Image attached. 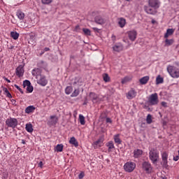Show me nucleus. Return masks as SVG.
Masks as SVG:
<instances>
[{"mask_svg": "<svg viewBox=\"0 0 179 179\" xmlns=\"http://www.w3.org/2000/svg\"><path fill=\"white\" fill-rule=\"evenodd\" d=\"M160 8V0H148V6L144 7V10L148 15H156Z\"/></svg>", "mask_w": 179, "mask_h": 179, "instance_id": "f257e3e1", "label": "nucleus"}, {"mask_svg": "<svg viewBox=\"0 0 179 179\" xmlns=\"http://www.w3.org/2000/svg\"><path fill=\"white\" fill-rule=\"evenodd\" d=\"M149 159L152 162V164H157L159 162V151L156 148H149Z\"/></svg>", "mask_w": 179, "mask_h": 179, "instance_id": "f03ea898", "label": "nucleus"}, {"mask_svg": "<svg viewBox=\"0 0 179 179\" xmlns=\"http://www.w3.org/2000/svg\"><path fill=\"white\" fill-rule=\"evenodd\" d=\"M167 71L169 73V75L171 78H179V69L174 66L169 65L167 66Z\"/></svg>", "mask_w": 179, "mask_h": 179, "instance_id": "7ed1b4c3", "label": "nucleus"}, {"mask_svg": "<svg viewBox=\"0 0 179 179\" xmlns=\"http://www.w3.org/2000/svg\"><path fill=\"white\" fill-rule=\"evenodd\" d=\"M18 123L17 119L15 117H10L6 120V125L8 128H13V129L17 127Z\"/></svg>", "mask_w": 179, "mask_h": 179, "instance_id": "20e7f679", "label": "nucleus"}, {"mask_svg": "<svg viewBox=\"0 0 179 179\" xmlns=\"http://www.w3.org/2000/svg\"><path fill=\"white\" fill-rule=\"evenodd\" d=\"M136 168V164L133 162H127L124 165V170L127 173H132Z\"/></svg>", "mask_w": 179, "mask_h": 179, "instance_id": "39448f33", "label": "nucleus"}, {"mask_svg": "<svg viewBox=\"0 0 179 179\" xmlns=\"http://www.w3.org/2000/svg\"><path fill=\"white\" fill-rule=\"evenodd\" d=\"M148 103L150 106H157L159 104V95L157 93H154L148 97Z\"/></svg>", "mask_w": 179, "mask_h": 179, "instance_id": "423d86ee", "label": "nucleus"}, {"mask_svg": "<svg viewBox=\"0 0 179 179\" xmlns=\"http://www.w3.org/2000/svg\"><path fill=\"white\" fill-rule=\"evenodd\" d=\"M142 169L147 174H150L152 173V171L153 170V168L152 167V164L149 162H144L142 164Z\"/></svg>", "mask_w": 179, "mask_h": 179, "instance_id": "0eeeda50", "label": "nucleus"}, {"mask_svg": "<svg viewBox=\"0 0 179 179\" xmlns=\"http://www.w3.org/2000/svg\"><path fill=\"white\" fill-rule=\"evenodd\" d=\"M103 142H104V136H101V137L99 138L97 141H94L92 143V146L94 149H99V148H101V146L104 145Z\"/></svg>", "mask_w": 179, "mask_h": 179, "instance_id": "6e6552de", "label": "nucleus"}, {"mask_svg": "<svg viewBox=\"0 0 179 179\" xmlns=\"http://www.w3.org/2000/svg\"><path fill=\"white\" fill-rule=\"evenodd\" d=\"M94 22L96 24H100L101 26L103 24H106L107 20H106L104 17L99 15L94 17Z\"/></svg>", "mask_w": 179, "mask_h": 179, "instance_id": "1a4fd4ad", "label": "nucleus"}, {"mask_svg": "<svg viewBox=\"0 0 179 179\" xmlns=\"http://www.w3.org/2000/svg\"><path fill=\"white\" fill-rule=\"evenodd\" d=\"M127 34L131 41H135L136 40V36H138V32L136 30H131L127 32Z\"/></svg>", "mask_w": 179, "mask_h": 179, "instance_id": "9d476101", "label": "nucleus"}, {"mask_svg": "<svg viewBox=\"0 0 179 179\" xmlns=\"http://www.w3.org/2000/svg\"><path fill=\"white\" fill-rule=\"evenodd\" d=\"M137 92L134 89H131L127 94L126 97L128 100H132L136 97Z\"/></svg>", "mask_w": 179, "mask_h": 179, "instance_id": "9b49d317", "label": "nucleus"}, {"mask_svg": "<svg viewBox=\"0 0 179 179\" xmlns=\"http://www.w3.org/2000/svg\"><path fill=\"white\" fill-rule=\"evenodd\" d=\"M15 73L18 78H22L24 75V68H23V66L20 65L17 67Z\"/></svg>", "mask_w": 179, "mask_h": 179, "instance_id": "f8f14e48", "label": "nucleus"}, {"mask_svg": "<svg viewBox=\"0 0 179 179\" xmlns=\"http://www.w3.org/2000/svg\"><path fill=\"white\" fill-rule=\"evenodd\" d=\"M38 85H40L41 86H47V84L48 83V80H46L45 76H41V78L37 80Z\"/></svg>", "mask_w": 179, "mask_h": 179, "instance_id": "ddd939ff", "label": "nucleus"}, {"mask_svg": "<svg viewBox=\"0 0 179 179\" xmlns=\"http://www.w3.org/2000/svg\"><path fill=\"white\" fill-rule=\"evenodd\" d=\"M106 148H108V152H110L115 149V146H114V142L113 141H110L106 143Z\"/></svg>", "mask_w": 179, "mask_h": 179, "instance_id": "4468645a", "label": "nucleus"}, {"mask_svg": "<svg viewBox=\"0 0 179 179\" xmlns=\"http://www.w3.org/2000/svg\"><path fill=\"white\" fill-rule=\"evenodd\" d=\"M113 50L116 52H120L124 50V46H122V44L121 43H117L113 47Z\"/></svg>", "mask_w": 179, "mask_h": 179, "instance_id": "2eb2a0df", "label": "nucleus"}, {"mask_svg": "<svg viewBox=\"0 0 179 179\" xmlns=\"http://www.w3.org/2000/svg\"><path fill=\"white\" fill-rule=\"evenodd\" d=\"M37 66L38 67L39 69H47L48 64H47V62L44 61H40L38 62Z\"/></svg>", "mask_w": 179, "mask_h": 179, "instance_id": "dca6fc26", "label": "nucleus"}, {"mask_svg": "<svg viewBox=\"0 0 179 179\" xmlns=\"http://www.w3.org/2000/svg\"><path fill=\"white\" fill-rule=\"evenodd\" d=\"M142 155H143V151L141 149L134 150V157H135V159H138V157H141Z\"/></svg>", "mask_w": 179, "mask_h": 179, "instance_id": "f3484780", "label": "nucleus"}, {"mask_svg": "<svg viewBox=\"0 0 179 179\" xmlns=\"http://www.w3.org/2000/svg\"><path fill=\"white\" fill-rule=\"evenodd\" d=\"M58 122V117L57 115H51L50 116V121L48 122L50 125H55Z\"/></svg>", "mask_w": 179, "mask_h": 179, "instance_id": "a211bd4d", "label": "nucleus"}, {"mask_svg": "<svg viewBox=\"0 0 179 179\" xmlns=\"http://www.w3.org/2000/svg\"><path fill=\"white\" fill-rule=\"evenodd\" d=\"M118 24L121 29L125 27V24H127V20H125L124 17L119 18Z\"/></svg>", "mask_w": 179, "mask_h": 179, "instance_id": "6ab92c4d", "label": "nucleus"}, {"mask_svg": "<svg viewBox=\"0 0 179 179\" xmlns=\"http://www.w3.org/2000/svg\"><path fill=\"white\" fill-rule=\"evenodd\" d=\"M90 97L93 103H97L99 96L94 92L90 93Z\"/></svg>", "mask_w": 179, "mask_h": 179, "instance_id": "aec40b11", "label": "nucleus"}, {"mask_svg": "<svg viewBox=\"0 0 179 179\" xmlns=\"http://www.w3.org/2000/svg\"><path fill=\"white\" fill-rule=\"evenodd\" d=\"M69 142L70 145H73L75 148H78V146H79V143L74 136L71 137Z\"/></svg>", "mask_w": 179, "mask_h": 179, "instance_id": "412c9836", "label": "nucleus"}, {"mask_svg": "<svg viewBox=\"0 0 179 179\" xmlns=\"http://www.w3.org/2000/svg\"><path fill=\"white\" fill-rule=\"evenodd\" d=\"M162 162L164 163V166H167V163H168V159H169V154H167V152H164L162 153Z\"/></svg>", "mask_w": 179, "mask_h": 179, "instance_id": "4be33fe9", "label": "nucleus"}, {"mask_svg": "<svg viewBox=\"0 0 179 179\" xmlns=\"http://www.w3.org/2000/svg\"><path fill=\"white\" fill-rule=\"evenodd\" d=\"M32 75L33 76H36V78H37V76H41V69H39V67L34 69L32 71Z\"/></svg>", "mask_w": 179, "mask_h": 179, "instance_id": "5701e85b", "label": "nucleus"}, {"mask_svg": "<svg viewBox=\"0 0 179 179\" xmlns=\"http://www.w3.org/2000/svg\"><path fill=\"white\" fill-rule=\"evenodd\" d=\"M36 110L34 106H29L25 108V114H31Z\"/></svg>", "mask_w": 179, "mask_h": 179, "instance_id": "b1692460", "label": "nucleus"}, {"mask_svg": "<svg viewBox=\"0 0 179 179\" xmlns=\"http://www.w3.org/2000/svg\"><path fill=\"white\" fill-rule=\"evenodd\" d=\"M149 79H150V77L148 76H145L141 78L139 80V82H140L141 85H146V83H148L149 82Z\"/></svg>", "mask_w": 179, "mask_h": 179, "instance_id": "393cba45", "label": "nucleus"}, {"mask_svg": "<svg viewBox=\"0 0 179 179\" xmlns=\"http://www.w3.org/2000/svg\"><path fill=\"white\" fill-rule=\"evenodd\" d=\"M174 34V29H168L166 30V33L164 34V38H169L170 36H173Z\"/></svg>", "mask_w": 179, "mask_h": 179, "instance_id": "a878e982", "label": "nucleus"}, {"mask_svg": "<svg viewBox=\"0 0 179 179\" xmlns=\"http://www.w3.org/2000/svg\"><path fill=\"white\" fill-rule=\"evenodd\" d=\"M16 16L20 19V20H23L24 19V13L22 10H18L16 13Z\"/></svg>", "mask_w": 179, "mask_h": 179, "instance_id": "bb28decb", "label": "nucleus"}, {"mask_svg": "<svg viewBox=\"0 0 179 179\" xmlns=\"http://www.w3.org/2000/svg\"><path fill=\"white\" fill-rule=\"evenodd\" d=\"M113 139L115 143H117V145H121V143H122V141H121V138H120V134H115L113 136Z\"/></svg>", "mask_w": 179, "mask_h": 179, "instance_id": "cd10ccee", "label": "nucleus"}, {"mask_svg": "<svg viewBox=\"0 0 179 179\" xmlns=\"http://www.w3.org/2000/svg\"><path fill=\"white\" fill-rule=\"evenodd\" d=\"M25 129L27 131L29 132V134H31V132H33V131H34L33 124H31V123H27L25 125Z\"/></svg>", "mask_w": 179, "mask_h": 179, "instance_id": "c85d7f7f", "label": "nucleus"}, {"mask_svg": "<svg viewBox=\"0 0 179 179\" xmlns=\"http://www.w3.org/2000/svg\"><path fill=\"white\" fill-rule=\"evenodd\" d=\"M1 89H2L3 92H4V94H6V96L7 97H9V98L12 97V94H10V92H9V90H8V88L2 86Z\"/></svg>", "mask_w": 179, "mask_h": 179, "instance_id": "c756f323", "label": "nucleus"}, {"mask_svg": "<svg viewBox=\"0 0 179 179\" xmlns=\"http://www.w3.org/2000/svg\"><path fill=\"white\" fill-rule=\"evenodd\" d=\"M10 37H12V38H13V40H17V38H19V33H17L16 31H11Z\"/></svg>", "mask_w": 179, "mask_h": 179, "instance_id": "7c9ffc66", "label": "nucleus"}, {"mask_svg": "<svg viewBox=\"0 0 179 179\" xmlns=\"http://www.w3.org/2000/svg\"><path fill=\"white\" fill-rule=\"evenodd\" d=\"M64 150V145L58 144L55 148L56 152H62Z\"/></svg>", "mask_w": 179, "mask_h": 179, "instance_id": "2f4dec72", "label": "nucleus"}, {"mask_svg": "<svg viewBox=\"0 0 179 179\" xmlns=\"http://www.w3.org/2000/svg\"><path fill=\"white\" fill-rule=\"evenodd\" d=\"M174 43V40L169 39L168 38L165 40V45L170 46Z\"/></svg>", "mask_w": 179, "mask_h": 179, "instance_id": "473e14b6", "label": "nucleus"}, {"mask_svg": "<svg viewBox=\"0 0 179 179\" xmlns=\"http://www.w3.org/2000/svg\"><path fill=\"white\" fill-rule=\"evenodd\" d=\"M78 120L81 125H85L86 124V122L85 121V116H83V115H79Z\"/></svg>", "mask_w": 179, "mask_h": 179, "instance_id": "72a5a7b5", "label": "nucleus"}, {"mask_svg": "<svg viewBox=\"0 0 179 179\" xmlns=\"http://www.w3.org/2000/svg\"><path fill=\"white\" fill-rule=\"evenodd\" d=\"M73 90V88L71 86L66 87V88L65 89V93L66 94H71Z\"/></svg>", "mask_w": 179, "mask_h": 179, "instance_id": "f704fd0d", "label": "nucleus"}, {"mask_svg": "<svg viewBox=\"0 0 179 179\" xmlns=\"http://www.w3.org/2000/svg\"><path fill=\"white\" fill-rule=\"evenodd\" d=\"M102 76H103V79L104 82H106V83L110 82V76H108V74L103 73L102 75Z\"/></svg>", "mask_w": 179, "mask_h": 179, "instance_id": "c9c22d12", "label": "nucleus"}, {"mask_svg": "<svg viewBox=\"0 0 179 179\" xmlns=\"http://www.w3.org/2000/svg\"><path fill=\"white\" fill-rule=\"evenodd\" d=\"M83 31L85 36H92V32L90 31V29H89L83 28Z\"/></svg>", "mask_w": 179, "mask_h": 179, "instance_id": "e433bc0d", "label": "nucleus"}, {"mask_svg": "<svg viewBox=\"0 0 179 179\" xmlns=\"http://www.w3.org/2000/svg\"><path fill=\"white\" fill-rule=\"evenodd\" d=\"M164 80L160 76H158L156 78V83L157 85H160V83H163Z\"/></svg>", "mask_w": 179, "mask_h": 179, "instance_id": "4c0bfd02", "label": "nucleus"}, {"mask_svg": "<svg viewBox=\"0 0 179 179\" xmlns=\"http://www.w3.org/2000/svg\"><path fill=\"white\" fill-rule=\"evenodd\" d=\"M41 3H43V5H50L52 3V0H41Z\"/></svg>", "mask_w": 179, "mask_h": 179, "instance_id": "58836bf2", "label": "nucleus"}, {"mask_svg": "<svg viewBox=\"0 0 179 179\" xmlns=\"http://www.w3.org/2000/svg\"><path fill=\"white\" fill-rule=\"evenodd\" d=\"M79 96V90H75L71 94V97H78Z\"/></svg>", "mask_w": 179, "mask_h": 179, "instance_id": "ea45409f", "label": "nucleus"}, {"mask_svg": "<svg viewBox=\"0 0 179 179\" xmlns=\"http://www.w3.org/2000/svg\"><path fill=\"white\" fill-rule=\"evenodd\" d=\"M131 80V78L128 76L124 77L123 79H122V85H124V83H127V82H129Z\"/></svg>", "mask_w": 179, "mask_h": 179, "instance_id": "a19ab883", "label": "nucleus"}, {"mask_svg": "<svg viewBox=\"0 0 179 179\" xmlns=\"http://www.w3.org/2000/svg\"><path fill=\"white\" fill-rule=\"evenodd\" d=\"M146 122H147V124H150L151 122H152V115L148 114L147 115Z\"/></svg>", "mask_w": 179, "mask_h": 179, "instance_id": "79ce46f5", "label": "nucleus"}, {"mask_svg": "<svg viewBox=\"0 0 179 179\" xmlns=\"http://www.w3.org/2000/svg\"><path fill=\"white\" fill-rule=\"evenodd\" d=\"M30 85H31V83L28 80H25L23 82V87H27L28 86H30Z\"/></svg>", "mask_w": 179, "mask_h": 179, "instance_id": "37998d69", "label": "nucleus"}, {"mask_svg": "<svg viewBox=\"0 0 179 179\" xmlns=\"http://www.w3.org/2000/svg\"><path fill=\"white\" fill-rule=\"evenodd\" d=\"M27 92H29V93H31L33 92V86H31V84L27 87Z\"/></svg>", "mask_w": 179, "mask_h": 179, "instance_id": "c03bdc74", "label": "nucleus"}, {"mask_svg": "<svg viewBox=\"0 0 179 179\" xmlns=\"http://www.w3.org/2000/svg\"><path fill=\"white\" fill-rule=\"evenodd\" d=\"M16 89H17V90H19V92H20V93H22V94H23V90H22V88H20V87H19V85H14Z\"/></svg>", "mask_w": 179, "mask_h": 179, "instance_id": "a18cd8bd", "label": "nucleus"}, {"mask_svg": "<svg viewBox=\"0 0 179 179\" xmlns=\"http://www.w3.org/2000/svg\"><path fill=\"white\" fill-rule=\"evenodd\" d=\"M161 105L162 107H164V108H167L169 107L167 102L166 101L161 102Z\"/></svg>", "mask_w": 179, "mask_h": 179, "instance_id": "49530a36", "label": "nucleus"}, {"mask_svg": "<svg viewBox=\"0 0 179 179\" xmlns=\"http://www.w3.org/2000/svg\"><path fill=\"white\" fill-rule=\"evenodd\" d=\"M43 166H44V164L41 161L38 164V167H40L41 169H43Z\"/></svg>", "mask_w": 179, "mask_h": 179, "instance_id": "de8ad7c7", "label": "nucleus"}, {"mask_svg": "<svg viewBox=\"0 0 179 179\" xmlns=\"http://www.w3.org/2000/svg\"><path fill=\"white\" fill-rule=\"evenodd\" d=\"M79 30H80V27H79V25L76 26L74 31H79Z\"/></svg>", "mask_w": 179, "mask_h": 179, "instance_id": "09e8293b", "label": "nucleus"}, {"mask_svg": "<svg viewBox=\"0 0 179 179\" xmlns=\"http://www.w3.org/2000/svg\"><path fill=\"white\" fill-rule=\"evenodd\" d=\"M83 177H85V174L83 173H81L78 175L79 179H82V178H83Z\"/></svg>", "mask_w": 179, "mask_h": 179, "instance_id": "8fccbe9b", "label": "nucleus"}, {"mask_svg": "<svg viewBox=\"0 0 179 179\" xmlns=\"http://www.w3.org/2000/svg\"><path fill=\"white\" fill-rule=\"evenodd\" d=\"M174 162H178L179 160V155H176V157H173Z\"/></svg>", "mask_w": 179, "mask_h": 179, "instance_id": "3c124183", "label": "nucleus"}, {"mask_svg": "<svg viewBox=\"0 0 179 179\" xmlns=\"http://www.w3.org/2000/svg\"><path fill=\"white\" fill-rule=\"evenodd\" d=\"M92 29L94 30V31H96V33H99V31H100V29H99V28L97 27H93Z\"/></svg>", "mask_w": 179, "mask_h": 179, "instance_id": "603ef678", "label": "nucleus"}, {"mask_svg": "<svg viewBox=\"0 0 179 179\" xmlns=\"http://www.w3.org/2000/svg\"><path fill=\"white\" fill-rule=\"evenodd\" d=\"M106 122L111 124V122H113V120H111V119L110 117H107L106 118Z\"/></svg>", "mask_w": 179, "mask_h": 179, "instance_id": "864d4df0", "label": "nucleus"}, {"mask_svg": "<svg viewBox=\"0 0 179 179\" xmlns=\"http://www.w3.org/2000/svg\"><path fill=\"white\" fill-rule=\"evenodd\" d=\"M4 80L8 82V83H10V80L8 79L6 77H3Z\"/></svg>", "mask_w": 179, "mask_h": 179, "instance_id": "5fc2aeb1", "label": "nucleus"}, {"mask_svg": "<svg viewBox=\"0 0 179 179\" xmlns=\"http://www.w3.org/2000/svg\"><path fill=\"white\" fill-rule=\"evenodd\" d=\"M45 51H50V48H45Z\"/></svg>", "mask_w": 179, "mask_h": 179, "instance_id": "6e6d98bb", "label": "nucleus"}, {"mask_svg": "<svg viewBox=\"0 0 179 179\" xmlns=\"http://www.w3.org/2000/svg\"><path fill=\"white\" fill-rule=\"evenodd\" d=\"M22 143L23 145H25V144H26V141H25L24 140H22Z\"/></svg>", "mask_w": 179, "mask_h": 179, "instance_id": "4d7b16f0", "label": "nucleus"}, {"mask_svg": "<svg viewBox=\"0 0 179 179\" xmlns=\"http://www.w3.org/2000/svg\"><path fill=\"white\" fill-rule=\"evenodd\" d=\"M156 22V21H155L154 20H152V23L155 24Z\"/></svg>", "mask_w": 179, "mask_h": 179, "instance_id": "13d9d810", "label": "nucleus"}, {"mask_svg": "<svg viewBox=\"0 0 179 179\" xmlns=\"http://www.w3.org/2000/svg\"><path fill=\"white\" fill-rule=\"evenodd\" d=\"M112 38H115V36L113 35Z\"/></svg>", "mask_w": 179, "mask_h": 179, "instance_id": "bf43d9fd", "label": "nucleus"}, {"mask_svg": "<svg viewBox=\"0 0 179 179\" xmlns=\"http://www.w3.org/2000/svg\"><path fill=\"white\" fill-rule=\"evenodd\" d=\"M127 2H131V0H126Z\"/></svg>", "mask_w": 179, "mask_h": 179, "instance_id": "052dcab7", "label": "nucleus"}, {"mask_svg": "<svg viewBox=\"0 0 179 179\" xmlns=\"http://www.w3.org/2000/svg\"><path fill=\"white\" fill-rule=\"evenodd\" d=\"M159 114L160 117H162V113L160 112L159 113Z\"/></svg>", "mask_w": 179, "mask_h": 179, "instance_id": "680f3d73", "label": "nucleus"}, {"mask_svg": "<svg viewBox=\"0 0 179 179\" xmlns=\"http://www.w3.org/2000/svg\"><path fill=\"white\" fill-rule=\"evenodd\" d=\"M178 156H179V150H178Z\"/></svg>", "mask_w": 179, "mask_h": 179, "instance_id": "e2e57ef3", "label": "nucleus"}]
</instances>
